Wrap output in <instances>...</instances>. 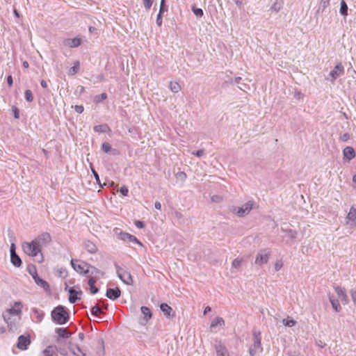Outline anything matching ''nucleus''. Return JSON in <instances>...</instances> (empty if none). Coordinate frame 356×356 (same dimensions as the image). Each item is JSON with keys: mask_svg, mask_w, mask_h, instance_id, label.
Masks as SVG:
<instances>
[{"mask_svg": "<svg viewBox=\"0 0 356 356\" xmlns=\"http://www.w3.org/2000/svg\"><path fill=\"white\" fill-rule=\"evenodd\" d=\"M51 316L52 321L58 325H64L70 319L69 314L66 309L62 305H58L55 307L52 310Z\"/></svg>", "mask_w": 356, "mask_h": 356, "instance_id": "nucleus-1", "label": "nucleus"}, {"mask_svg": "<svg viewBox=\"0 0 356 356\" xmlns=\"http://www.w3.org/2000/svg\"><path fill=\"white\" fill-rule=\"evenodd\" d=\"M253 335V343L249 348V354L250 356L255 355L259 352H262L263 348L261 346V332L258 330H254L252 332Z\"/></svg>", "mask_w": 356, "mask_h": 356, "instance_id": "nucleus-2", "label": "nucleus"}, {"mask_svg": "<svg viewBox=\"0 0 356 356\" xmlns=\"http://www.w3.org/2000/svg\"><path fill=\"white\" fill-rule=\"evenodd\" d=\"M22 248L24 253L31 257H36L41 251L40 245L35 240L31 242L24 243Z\"/></svg>", "mask_w": 356, "mask_h": 356, "instance_id": "nucleus-3", "label": "nucleus"}, {"mask_svg": "<svg viewBox=\"0 0 356 356\" xmlns=\"http://www.w3.org/2000/svg\"><path fill=\"white\" fill-rule=\"evenodd\" d=\"M22 304L21 302L17 301L14 303L11 308L7 309L3 313V318L4 321L9 323L10 316H20L22 314Z\"/></svg>", "mask_w": 356, "mask_h": 356, "instance_id": "nucleus-4", "label": "nucleus"}, {"mask_svg": "<svg viewBox=\"0 0 356 356\" xmlns=\"http://www.w3.org/2000/svg\"><path fill=\"white\" fill-rule=\"evenodd\" d=\"M72 267L73 269L80 275H87L88 274V268H90V264L78 259H72L70 261Z\"/></svg>", "mask_w": 356, "mask_h": 356, "instance_id": "nucleus-5", "label": "nucleus"}, {"mask_svg": "<svg viewBox=\"0 0 356 356\" xmlns=\"http://www.w3.org/2000/svg\"><path fill=\"white\" fill-rule=\"evenodd\" d=\"M116 268V273L119 279L127 285L133 284V279L129 272L125 270L117 264L115 265Z\"/></svg>", "mask_w": 356, "mask_h": 356, "instance_id": "nucleus-6", "label": "nucleus"}, {"mask_svg": "<svg viewBox=\"0 0 356 356\" xmlns=\"http://www.w3.org/2000/svg\"><path fill=\"white\" fill-rule=\"evenodd\" d=\"M344 74V67L341 63L337 64L326 79L334 83L335 80Z\"/></svg>", "mask_w": 356, "mask_h": 356, "instance_id": "nucleus-7", "label": "nucleus"}, {"mask_svg": "<svg viewBox=\"0 0 356 356\" xmlns=\"http://www.w3.org/2000/svg\"><path fill=\"white\" fill-rule=\"evenodd\" d=\"M270 253V251L268 249L260 250L256 256L255 264L259 266L266 264L268 261Z\"/></svg>", "mask_w": 356, "mask_h": 356, "instance_id": "nucleus-8", "label": "nucleus"}, {"mask_svg": "<svg viewBox=\"0 0 356 356\" xmlns=\"http://www.w3.org/2000/svg\"><path fill=\"white\" fill-rule=\"evenodd\" d=\"M214 348L217 356H229L227 348L220 341H216Z\"/></svg>", "mask_w": 356, "mask_h": 356, "instance_id": "nucleus-9", "label": "nucleus"}, {"mask_svg": "<svg viewBox=\"0 0 356 356\" xmlns=\"http://www.w3.org/2000/svg\"><path fill=\"white\" fill-rule=\"evenodd\" d=\"M31 343V339L30 337L24 336V335H20L18 337V341L17 344V347L22 350H26L28 348V346Z\"/></svg>", "mask_w": 356, "mask_h": 356, "instance_id": "nucleus-10", "label": "nucleus"}, {"mask_svg": "<svg viewBox=\"0 0 356 356\" xmlns=\"http://www.w3.org/2000/svg\"><path fill=\"white\" fill-rule=\"evenodd\" d=\"M140 311L143 315V317L140 321V324L145 325L152 318V313L149 308L145 306H143L140 308Z\"/></svg>", "mask_w": 356, "mask_h": 356, "instance_id": "nucleus-11", "label": "nucleus"}, {"mask_svg": "<svg viewBox=\"0 0 356 356\" xmlns=\"http://www.w3.org/2000/svg\"><path fill=\"white\" fill-rule=\"evenodd\" d=\"M35 241L41 248V246H42V245H48L51 241V237L49 233L44 232L42 234H40L39 236H38L35 239Z\"/></svg>", "mask_w": 356, "mask_h": 356, "instance_id": "nucleus-12", "label": "nucleus"}, {"mask_svg": "<svg viewBox=\"0 0 356 356\" xmlns=\"http://www.w3.org/2000/svg\"><path fill=\"white\" fill-rule=\"evenodd\" d=\"M253 203L251 201H249L242 205L241 207L238 208L236 213L238 216H244L249 213V212L252 209Z\"/></svg>", "mask_w": 356, "mask_h": 356, "instance_id": "nucleus-13", "label": "nucleus"}, {"mask_svg": "<svg viewBox=\"0 0 356 356\" xmlns=\"http://www.w3.org/2000/svg\"><path fill=\"white\" fill-rule=\"evenodd\" d=\"M121 295V291L118 288H109L106 290V296L111 300H117Z\"/></svg>", "mask_w": 356, "mask_h": 356, "instance_id": "nucleus-14", "label": "nucleus"}, {"mask_svg": "<svg viewBox=\"0 0 356 356\" xmlns=\"http://www.w3.org/2000/svg\"><path fill=\"white\" fill-rule=\"evenodd\" d=\"M347 223L351 227L356 226V209L353 206L350 207V211L347 215Z\"/></svg>", "mask_w": 356, "mask_h": 356, "instance_id": "nucleus-15", "label": "nucleus"}, {"mask_svg": "<svg viewBox=\"0 0 356 356\" xmlns=\"http://www.w3.org/2000/svg\"><path fill=\"white\" fill-rule=\"evenodd\" d=\"M81 44V39L80 38H68L64 40V44L70 48H74L80 46Z\"/></svg>", "mask_w": 356, "mask_h": 356, "instance_id": "nucleus-16", "label": "nucleus"}, {"mask_svg": "<svg viewBox=\"0 0 356 356\" xmlns=\"http://www.w3.org/2000/svg\"><path fill=\"white\" fill-rule=\"evenodd\" d=\"M83 248L90 254L96 253L97 248L96 245L90 241L86 240L83 242Z\"/></svg>", "mask_w": 356, "mask_h": 356, "instance_id": "nucleus-17", "label": "nucleus"}, {"mask_svg": "<svg viewBox=\"0 0 356 356\" xmlns=\"http://www.w3.org/2000/svg\"><path fill=\"white\" fill-rule=\"evenodd\" d=\"M338 296L341 298V301L343 304L346 305L348 303V298L343 289L340 286H336L334 288Z\"/></svg>", "mask_w": 356, "mask_h": 356, "instance_id": "nucleus-18", "label": "nucleus"}, {"mask_svg": "<svg viewBox=\"0 0 356 356\" xmlns=\"http://www.w3.org/2000/svg\"><path fill=\"white\" fill-rule=\"evenodd\" d=\"M343 157L348 161L353 159L355 156V152L352 147H346L343 150Z\"/></svg>", "mask_w": 356, "mask_h": 356, "instance_id": "nucleus-19", "label": "nucleus"}, {"mask_svg": "<svg viewBox=\"0 0 356 356\" xmlns=\"http://www.w3.org/2000/svg\"><path fill=\"white\" fill-rule=\"evenodd\" d=\"M160 309L168 317H173L175 316V312H173L172 307L166 303H162L160 305Z\"/></svg>", "mask_w": 356, "mask_h": 356, "instance_id": "nucleus-20", "label": "nucleus"}, {"mask_svg": "<svg viewBox=\"0 0 356 356\" xmlns=\"http://www.w3.org/2000/svg\"><path fill=\"white\" fill-rule=\"evenodd\" d=\"M33 278L35 280V282L38 286H40L41 287H42L46 291H48L49 289V286L48 283L46 281H44V280H42L41 278H40L38 276L36 272H35V275H33Z\"/></svg>", "mask_w": 356, "mask_h": 356, "instance_id": "nucleus-21", "label": "nucleus"}, {"mask_svg": "<svg viewBox=\"0 0 356 356\" xmlns=\"http://www.w3.org/2000/svg\"><path fill=\"white\" fill-rule=\"evenodd\" d=\"M56 346H49L42 352L44 356H57Z\"/></svg>", "mask_w": 356, "mask_h": 356, "instance_id": "nucleus-22", "label": "nucleus"}, {"mask_svg": "<svg viewBox=\"0 0 356 356\" xmlns=\"http://www.w3.org/2000/svg\"><path fill=\"white\" fill-rule=\"evenodd\" d=\"M56 332L60 338H69L70 337V332H68L67 328L59 327L56 330Z\"/></svg>", "mask_w": 356, "mask_h": 356, "instance_id": "nucleus-23", "label": "nucleus"}, {"mask_svg": "<svg viewBox=\"0 0 356 356\" xmlns=\"http://www.w3.org/2000/svg\"><path fill=\"white\" fill-rule=\"evenodd\" d=\"M88 274H90V276H91V277L94 276V275H98L99 278L104 275L103 272H102L100 270H99L96 267L91 266L90 264V268H88Z\"/></svg>", "mask_w": 356, "mask_h": 356, "instance_id": "nucleus-24", "label": "nucleus"}, {"mask_svg": "<svg viewBox=\"0 0 356 356\" xmlns=\"http://www.w3.org/2000/svg\"><path fill=\"white\" fill-rule=\"evenodd\" d=\"M225 325V321L221 317H217L215 318L210 325V328L213 329L217 326H224Z\"/></svg>", "mask_w": 356, "mask_h": 356, "instance_id": "nucleus-25", "label": "nucleus"}, {"mask_svg": "<svg viewBox=\"0 0 356 356\" xmlns=\"http://www.w3.org/2000/svg\"><path fill=\"white\" fill-rule=\"evenodd\" d=\"M329 299L332 306V308L334 309L335 312H339L341 310V306L339 302V300L335 299L333 296H329Z\"/></svg>", "mask_w": 356, "mask_h": 356, "instance_id": "nucleus-26", "label": "nucleus"}, {"mask_svg": "<svg viewBox=\"0 0 356 356\" xmlns=\"http://www.w3.org/2000/svg\"><path fill=\"white\" fill-rule=\"evenodd\" d=\"M70 351L76 356H86L79 346L73 345L70 348Z\"/></svg>", "mask_w": 356, "mask_h": 356, "instance_id": "nucleus-27", "label": "nucleus"}, {"mask_svg": "<svg viewBox=\"0 0 356 356\" xmlns=\"http://www.w3.org/2000/svg\"><path fill=\"white\" fill-rule=\"evenodd\" d=\"M10 261L16 267H19L22 265V260L17 253L10 254Z\"/></svg>", "mask_w": 356, "mask_h": 356, "instance_id": "nucleus-28", "label": "nucleus"}, {"mask_svg": "<svg viewBox=\"0 0 356 356\" xmlns=\"http://www.w3.org/2000/svg\"><path fill=\"white\" fill-rule=\"evenodd\" d=\"M69 293H70V296H69L70 302L74 303L79 299V298L76 296V294L78 293V292L74 288H70L69 289Z\"/></svg>", "mask_w": 356, "mask_h": 356, "instance_id": "nucleus-29", "label": "nucleus"}, {"mask_svg": "<svg viewBox=\"0 0 356 356\" xmlns=\"http://www.w3.org/2000/svg\"><path fill=\"white\" fill-rule=\"evenodd\" d=\"M282 231L286 233V236L291 238L295 239L297 237L298 233L296 230H293L291 229H284L282 228Z\"/></svg>", "mask_w": 356, "mask_h": 356, "instance_id": "nucleus-30", "label": "nucleus"}, {"mask_svg": "<svg viewBox=\"0 0 356 356\" xmlns=\"http://www.w3.org/2000/svg\"><path fill=\"white\" fill-rule=\"evenodd\" d=\"M341 15L346 16L348 15V6L344 0L340 1V10Z\"/></svg>", "mask_w": 356, "mask_h": 356, "instance_id": "nucleus-31", "label": "nucleus"}, {"mask_svg": "<svg viewBox=\"0 0 356 356\" xmlns=\"http://www.w3.org/2000/svg\"><path fill=\"white\" fill-rule=\"evenodd\" d=\"M283 3L276 0L271 6L270 10L275 13L279 12L282 8Z\"/></svg>", "mask_w": 356, "mask_h": 356, "instance_id": "nucleus-32", "label": "nucleus"}, {"mask_svg": "<svg viewBox=\"0 0 356 356\" xmlns=\"http://www.w3.org/2000/svg\"><path fill=\"white\" fill-rule=\"evenodd\" d=\"M93 129L95 132L99 133H105L109 129L108 127L106 124L96 125L94 127Z\"/></svg>", "mask_w": 356, "mask_h": 356, "instance_id": "nucleus-33", "label": "nucleus"}, {"mask_svg": "<svg viewBox=\"0 0 356 356\" xmlns=\"http://www.w3.org/2000/svg\"><path fill=\"white\" fill-rule=\"evenodd\" d=\"M32 312L34 314L35 318H37L38 322H40L42 320L44 317V314L42 312L34 308L32 309Z\"/></svg>", "mask_w": 356, "mask_h": 356, "instance_id": "nucleus-34", "label": "nucleus"}, {"mask_svg": "<svg viewBox=\"0 0 356 356\" xmlns=\"http://www.w3.org/2000/svg\"><path fill=\"white\" fill-rule=\"evenodd\" d=\"M170 89L173 92H178L181 90V87L177 82L170 81Z\"/></svg>", "mask_w": 356, "mask_h": 356, "instance_id": "nucleus-35", "label": "nucleus"}, {"mask_svg": "<svg viewBox=\"0 0 356 356\" xmlns=\"http://www.w3.org/2000/svg\"><path fill=\"white\" fill-rule=\"evenodd\" d=\"M79 70V62L75 61L74 63V65L69 70L68 74L70 75H74L78 72Z\"/></svg>", "mask_w": 356, "mask_h": 356, "instance_id": "nucleus-36", "label": "nucleus"}, {"mask_svg": "<svg viewBox=\"0 0 356 356\" xmlns=\"http://www.w3.org/2000/svg\"><path fill=\"white\" fill-rule=\"evenodd\" d=\"M106 98H107V95H106V93L103 92V93H102L101 95H96V96L94 97V102H95V104H99V103H100L102 101L105 100Z\"/></svg>", "mask_w": 356, "mask_h": 356, "instance_id": "nucleus-37", "label": "nucleus"}, {"mask_svg": "<svg viewBox=\"0 0 356 356\" xmlns=\"http://www.w3.org/2000/svg\"><path fill=\"white\" fill-rule=\"evenodd\" d=\"M282 323L283 324L286 326V327H293L296 324V321H294L293 319H290V318H284L282 320Z\"/></svg>", "mask_w": 356, "mask_h": 356, "instance_id": "nucleus-38", "label": "nucleus"}, {"mask_svg": "<svg viewBox=\"0 0 356 356\" xmlns=\"http://www.w3.org/2000/svg\"><path fill=\"white\" fill-rule=\"evenodd\" d=\"M24 97L29 102H31L33 100L32 92L30 90H26L24 92Z\"/></svg>", "mask_w": 356, "mask_h": 356, "instance_id": "nucleus-39", "label": "nucleus"}, {"mask_svg": "<svg viewBox=\"0 0 356 356\" xmlns=\"http://www.w3.org/2000/svg\"><path fill=\"white\" fill-rule=\"evenodd\" d=\"M330 0H321L319 8L322 9V11H324L325 8H327L330 5Z\"/></svg>", "mask_w": 356, "mask_h": 356, "instance_id": "nucleus-40", "label": "nucleus"}, {"mask_svg": "<svg viewBox=\"0 0 356 356\" xmlns=\"http://www.w3.org/2000/svg\"><path fill=\"white\" fill-rule=\"evenodd\" d=\"M91 312L92 315L97 316L102 313V311L97 305H95L92 307Z\"/></svg>", "mask_w": 356, "mask_h": 356, "instance_id": "nucleus-41", "label": "nucleus"}, {"mask_svg": "<svg viewBox=\"0 0 356 356\" xmlns=\"http://www.w3.org/2000/svg\"><path fill=\"white\" fill-rule=\"evenodd\" d=\"M242 261L243 260L241 259H235L232 261V268H238L241 266Z\"/></svg>", "mask_w": 356, "mask_h": 356, "instance_id": "nucleus-42", "label": "nucleus"}, {"mask_svg": "<svg viewBox=\"0 0 356 356\" xmlns=\"http://www.w3.org/2000/svg\"><path fill=\"white\" fill-rule=\"evenodd\" d=\"M193 12L197 17H201L203 15V10L201 8H193Z\"/></svg>", "mask_w": 356, "mask_h": 356, "instance_id": "nucleus-43", "label": "nucleus"}, {"mask_svg": "<svg viewBox=\"0 0 356 356\" xmlns=\"http://www.w3.org/2000/svg\"><path fill=\"white\" fill-rule=\"evenodd\" d=\"M102 149L105 153H108L111 151V146L108 143H104L102 144Z\"/></svg>", "mask_w": 356, "mask_h": 356, "instance_id": "nucleus-44", "label": "nucleus"}, {"mask_svg": "<svg viewBox=\"0 0 356 356\" xmlns=\"http://www.w3.org/2000/svg\"><path fill=\"white\" fill-rule=\"evenodd\" d=\"M99 279L98 275H94V276H90V278L88 280V285H95L97 280Z\"/></svg>", "mask_w": 356, "mask_h": 356, "instance_id": "nucleus-45", "label": "nucleus"}, {"mask_svg": "<svg viewBox=\"0 0 356 356\" xmlns=\"http://www.w3.org/2000/svg\"><path fill=\"white\" fill-rule=\"evenodd\" d=\"M153 0H143L144 6L147 10H149L152 5Z\"/></svg>", "mask_w": 356, "mask_h": 356, "instance_id": "nucleus-46", "label": "nucleus"}, {"mask_svg": "<svg viewBox=\"0 0 356 356\" xmlns=\"http://www.w3.org/2000/svg\"><path fill=\"white\" fill-rule=\"evenodd\" d=\"M350 138V135L348 133H345L340 136L339 140L342 142H346Z\"/></svg>", "mask_w": 356, "mask_h": 356, "instance_id": "nucleus-47", "label": "nucleus"}, {"mask_svg": "<svg viewBox=\"0 0 356 356\" xmlns=\"http://www.w3.org/2000/svg\"><path fill=\"white\" fill-rule=\"evenodd\" d=\"M162 13H163L159 12L156 17V23L159 26H161L162 25V22H163L162 17H161Z\"/></svg>", "mask_w": 356, "mask_h": 356, "instance_id": "nucleus-48", "label": "nucleus"}, {"mask_svg": "<svg viewBox=\"0 0 356 356\" xmlns=\"http://www.w3.org/2000/svg\"><path fill=\"white\" fill-rule=\"evenodd\" d=\"M283 266V263L281 260L277 261L275 264V271H278L281 269Z\"/></svg>", "mask_w": 356, "mask_h": 356, "instance_id": "nucleus-49", "label": "nucleus"}, {"mask_svg": "<svg viewBox=\"0 0 356 356\" xmlns=\"http://www.w3.org/2000/svg\"><path fill=\"white\" fill-rule=\"evenodd\" d=\"M120 192L121 193V194L124 196H127L128 195V193H129V190L127 188V186H123L120 188Z\"/></svg>", "mask_w": 356, "mask_h": 356, "instance_id": "nucleus-50", "label": "nucleus"}, {"mask_svg": "<svg viewBox=\"0 0 356 356\" xmlns=\"http://www.w3.org/2000/svg\"><path fill=\"white\" fill-rule=\"evenodd\" d=\"M167 10H168V9H167V8L165 6L164 0H161V4H160L159 12L160 13H164V12H166Z\"/></svg>", "mask_w": 356, "mask_h": 356, "instance_id": "nucleus-51", "label": "nucleus"}, {"mask_svg": "<svg viewBox=\"0 0 356 356\" xmlns=\"http://www.w3.org/2000/svg\"><path fill=\"white\" fill-rule=\"evenodd\" d=\"M192 154L195 155L197 157H201L204 154V149L197 150L195 152H193Z\"/></svg>", "mask_w": 356, "mask_h": 356, "instance_id": "nucleus-52", "label": "nucleus"}, {"mask_svg": "<svg viewBox=\"0 0 356 356\" xmlns=\"http://www.w3.org/2000/svg\"><path fill=\"white\" fill-rule=\"evenodd\" d=\"M74 110L76 113H81L83 112L84 108L83 106L81 105H76L74 106Z\"/></svg>", "mask_w": 356, "mask_h": 356, "instance_id": "nucleus-53", "label": "nucleus"}, {"mask_svg": "<svg viewBox=\"0 0 356 356\" xmlns=\"http://www.w3.org/2000/svg\"><path fill=\"white\" fill-rule=\"evenodd\" d=\"M350 293V296H351L354 305L356 306V291L351 290Z\"/></svg>", "mask_w": 356, "mask_h": 356, "instance_id": "nucleus-54", "label": "nucleus"}, {"mask_svg": "<svg viewBox=\"0 0 356 356\" xmlns=\"http://www.w3.org/2000/svg\"><path fill=\"white\" fill-rule=\"evenodd\" d=\"M89 286L92 294H95L99 291L98 288L96 287L95 285H90Z\"/></svg>", "mask_w": 356, "mask_h": 356, "instance_id": "nucleus-55", "label": "nucleus"}, {"mask_svg": "<svg viewBox=\"0 0 356 356\" xmlns=\"http://www.w3.org/2000/svg\"><path fill=\"white\" fill-rule=\"evenodd\" d=\"M128 240L131 242H134V243H138L140 245H142L141 243L133 235H131L130 236H129Z\"/></svg>", "mask_w": 356, "mask_h": 356, "instance_id": "nucleus-56", "label": "nucleus"}, {"mask_svg": "<svg viewBox=\"0 0 356 356\" xmlns=\"http://www.w3.org/2000/svg\"><path fill=\"white\" fill-rule=\"evenodd\" d=\"M120 236H121V237H120L121 239L126 241V240H128L129 236H130L131 234H129L128 233L121 232Z\"/></svg>", "mask_w": 356, "mask_h": 356, "instance_id": "nucleus-57", "label": "nucleus"}, {"mask_svg": "<svg viewBox=\"0 0 356 356\" xmlns=\"http://www.w3.org/2000/svg\"><path fill=\"white\" fill-rule=\"evenodd\" d=\"M135 225L136 226V227L139 228V229H142L144 227L145 225L143 223V222L142 221H140V220H136L135 222Z\"/></svg>", "mask_w": 356, "mask_h": 356, "instance_id": "nucleus-58", "label": "nucleus"}, {"mask_svg": "<svg viewBox=\"0 0 356 356\" xmlns=\"http://www.w3.org/2000/svg\"><path fill=\"white\" fill-rule=\"evenodd\" d=\"M10 254H15V245L14 243H11L10 248Z\"/></svg>", "mask_w": 356, "mask_h": 356, "instance_id": "nucleus-59", "label": "nucleus"}, {"mask_svg": "<svg viewBox=\"0 0 356 356\" xmlns=\"http://www.w3.org/2000/svg\"><path fill=\"white\" fill-rule=\"evenodd\" d=\"M7 82H8V84L9 85V86H11L13 85V77L11 75L8 76Z\"/></svg>", "mask_w": 356, "mask_h": 356, "instance_id": "nucleus-60", "label": "nucleus"}, {"mask_svg": "<svg viewBox=\"0 0 356 356\" xmlns=\"http://www.w3.org/2000/svg\"><path fill=\"white\" fill-rule=\"evenodd\" d=\"M92 174H93L96 181L98 183H99V175H98L97 172L95 170H92Z\"/></svg>", "mask_w": 356, "mask_h": 356, "instance_id": "nucleus-61", "label": "nucleus"}, {"mask_svg": "<svg viewBox=\"0 0 356 356\" xmlns=\"http://www.w3.org/2000/svg\"><path fill=\"white\" fill-rule=\"evenodd\" d=\"M154 207L158 210H161V204L159 202H156L154 203Z\"/></svg>", "mask_w": 356, "mask_h": 356, "instance_id": "nucleus-62", "label": "nucleus"}, {"mask_svg": "<svg viewBox=\"0 0 356 356\" xmlns=\"http://www.w3.org/2000/svg\"><path fill=\"white\" fill-rule=\"evenodd\" d=\"M211 309L210 307L207 306L204 309V314L206 315L208 312H211Z\"/></svg>", "mask_w": 356, "mask_h": 356, "instance_id": "nucleus-63", "label": "nucleus"}, {"mask_svg": "<svg viewBox=\"0 0 356 356\" xmlns=\"http://www.w3.org/2000/svg\"><path fill=\"white\" fill-rule=\"evenodd\" d=\"M40 85L42 88H46L47 87V83L44 80H42L40 81Z\"/></svg>", "mask_w": 356, "mask_h": 356, "instance_id": "nucleus-64", "label": "nucleus"}]
</instances>
